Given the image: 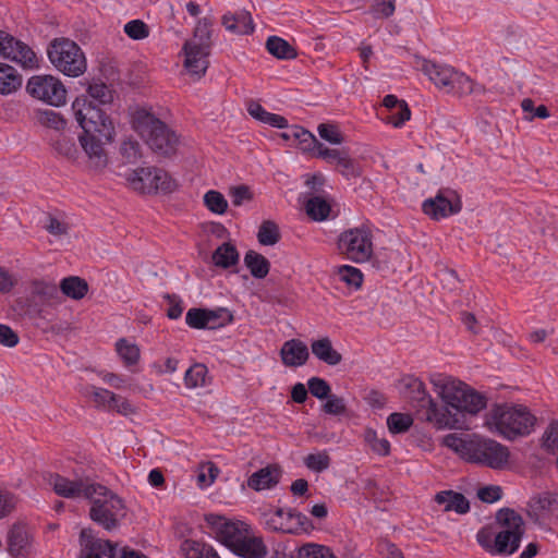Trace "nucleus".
Wrapping results in <instances>:
<instances>
[{"label": "nucleus", "mask_w": 558, "mask_h": 558, "mask_svg": "<svg viewBox=\"0 0 558 558\" xmlns=\"http://www.w3.org/2000/svg\"><path fill=\"white\" fill-rule=\"evenodd\" d=\"M183 50L185 54V69L191 75L196 77L203 76L209 64L208 56L210 49H208L207 46L201 47L195 46L193 43H185Z\"/></svg>", "instance_id": "19"}, {"label": "nucleus", "mask_w": 558, "mask_h": 558, "mask_svg": "<svg viewBox=\"0 0 558 558\" xmlns=\"http://www.w3.org/2000/svg\"><path fill=\"white\" fill-rule=\"evenodd\" d=\"M461 207L460 198L452 191L439 192L423 203V211L436 220L458 214Z\"/></svg>", "instance_id": "17"}, {"label": "nucleus", "mask_w": 558, "mask_h": 558, "mask_svg": "<svg viewBox=\"0 0 558 558\" xmlns=\"http://www.w3.org/2000/svg\"><path fill=\"white\" fill-rule=\"evenodd\" d=\"M0 57L11 60L24 69H34L38 65L37 57L28 45L2 31H0Z\"/></svg>", "instance_id": "13"}, {"label": "nucleus", "mask_w": 558, "mask_h": 558, "mask_svg": "<svg viewBox=\"0 0 558 558\" xmlns=\"http://www.w3.org/2000/svg\"><path fill=\"white\" fill-rule=\"evenodd\" d=\"M338 277L340 281L355 289L360 288L363 282V275L361 270L349 265H343L339 267Z\"/></svg>", "instance_id": "51"}, {"label": "nucleus", "mask_w": 558, "mask_h": 558, "mask_svg": "<svg viewBox=\"0 0 558 558\" xmlns=\"http://www.w3.org/2000/svg\"><path fill=\"white\" fill-rule=\"evenodd\" d=\"M329 213L330 205L319 196H314L306 203V214L314 220H325Z\"/></svg>", "instance_id": "42"}, {"label": "nucleus", "mask_w": 558, "mask_h": 558, "mask_svg": "<svg viewBox=\"0 0 558 558\" xmlns=\"http://www.w3.org/2000/svg\"><path fill=\"white\" fill-rule=\"evenodd\" d=\"M132 126L155 154L170 156L175 153L179 143L177 134L149 110H134Z\"/></svg>", "instance_id": "4"}, {"label": "nucleus", "mask_w": 558, "mask_h": 558, "mask_svg": "<svg viewBox=\"0 0 558 558\" xmlns=\"http://www.w3.org/2000/svg\"><path fill=\"white\" fill-rule=\"evenodd\" d=\"M452 93L459 96L466 95H484L486 93V88L484 85L476 83L470 76L465 75L462 72L456 73L452 81Z\"/></svg>", "instance_id": "30"}, {"label": "nucleus", "mask_w": 558, "mask_h": 558, "mask_svg": "<svg viewBox=\"0 0 558 558\" xmlns=\"http://www.w3.org/2000/svg\"><path fill=\"white\" fill-rule=\"evenodd\" d=\"M88 95L101 105H107L113 100V92L102 82L94 81L88 86Z\"/></svg>", "instance_id": "48"}, {"label": "nucleus", "mask_w": 558, "mask_h": 558, "mask_svg": "<svg viewBox=\"0 0 558 558\" xmlns=\"http://www.w3.org/2000/svg\"><path fill=\"white\" fill-rule=\"evenodd\" d=\"M413 424V418L404 413H391L387 417V425L392 434L405 433Z\"/></svg>", "instance_id": "50"}, {"label": "nucleus", "mask_w": 558, "mask_h": 558, "mask_svg": "<svg viewBox=\"0 0 558 558\" xmlns=\"http://www.w3.org/2000/svg\"><path fill=\"white\" fill-rule=\"evenodd\" d=\"M124 33L134 40L147 38L149 27L142 20H132L124 25Z\"/></svg>", "instance_id": "57"}, {"label": "nucleus", "mask_w": 558, "mask_h": 558, "mask_svg": "<svg viewBox=\"0 0 558 558\" xmlns=\"http://www.w3.org/2000/svg\"><path fill=\"white\" fill-rule=\"evenodd\" d=\"M112 140L113 138H105L95 133H83L78 136L81 148L87 158L89 168L98 171L107 167L108 154L105 145Z\"/></svg>", "instance_id": "14"}, {"label": "nucleus", "mask_w": 558, "mask_h": 558, "mask_svg": "<svg viewBox=\"0 0 558 558\" xmlns=\"http://www.w3.org/2000/svg\"><path fill=\"white\" fill-rule=\"evenodd\" d=\"M558 514V499L550 493L533 497L527 504V515L537 525L545 527Z\"/></svg>", "instance_id": "16"}, {"label": "nucleus", "mask_w": 558, "mask_h": 558, "mask_svg": "<svg viewBox=\"0 0 558 558\" xmlns=\"http://www.w3.org/2000/svg\"><path fill=\"white\" fill-rule=\"evenodd\" d=\"M50 145L53 151L71 162H76L80 157V148L75 138L64 133H59L50 138Z\"/></svg>", "instance_id": "27"}, {"label": "nucleus", "mask_w": 558, "mask_h": 558, "mask_svg": "<svg viewBox=\"0 0 558 558\" xmlns=\"http://www.w3.org/2000/svg\"><path fill=\"white\" fill-rule=\"evenodd\" d=\"M257 239L262 245H275L280 240L278 226L271 220L264 221L258 229Z\"/></svg>", "instance_id": "43"}, {"label": "nucleus", "mask_w": 558, "mask_h": 558, "mask_svg": "<svg viewBox=\"0 0 558 558\" xmlns=\"http://www.w3.org/2000/svg\"><path fill=\"white\" fill-rule=\"evenodd\" d=\"M364 440L369 448L379 456H388L390 453V444L386 438L378 437L373 429H366Z\"/></svg>", "instance_id": "49"}, {"label": "nucleus", "mask_w": 558, "mask_h": 558, "mask_svg": "<svg viewBox=\"0 0 558 558\" xmlns=\"http://www.w3.org/2000/svg\"><path fill=\"white\" fill-rule=\"evenodd\" d=\"M524 533L523 518L513 509L502 508L493 523L477 532L476 541L490 555L510 556L519 549Z\"/></svg>", "instance_id": "2"}, {"label": "nucleus", "mask_w": 558, "mask_h": 558, "mask_svg": "<svg viewBox=\"0 0 558 558\" xmlns=\"http://www.w3.org/2000/svg\"><path fill=\"white\" fill-rule=\"evenodd\" d=\"M22 85V76L17 71L0 62V94L9 95L16 92Z\"/></svg>", "instance_id": "33"}, {"label": "nucleus", "mask_w": 558, "mask_h": 558, "mask_svg": "<svg viewBox=\"0 0 558 558\" xmlns=\"http://www.w3.org/2000/svg\"><path fill=\"white\" fill-rule=\"evenodd\" d=\"M47 54L52 65L66 76L78 77L86 71L87 62L83 50L69 38L51 40Z\"/></svg>", "instance_id": "5"}, {"label": "nucleus", "mask_w": 558, "mask_h": 558, "mask_svg": "<svg viewBox=\"0 0 558 558\" xmlns=\"http://www.w3.org/2000/svg\"><path fill=\"white\" fill-rule=\"evenodd\" d=\"M239 262L235 246L229 242L222 243L213 253V263L220 268H229Z\"/></svg>", "instance_id": "36"}, {"label": "nucleus", "mask_w": 558, "mask_h": 558, "mask_svg": "<svg viewBox=\"0 0 558 558\" xmlns=\"http://www.w3.org/2000/svg\"><path fill=\"white\" fill-rule=\"evenodd\" d=\"M265 526L272 532L298 535L307 530V518L300 512H286L278 508L275 511L264 513Z\"/></svg>", "instance_id": "12"}, {"label": "nucleus", "mask_w": 558, "mask_h": 558, "mask_svg": "<svg viewBox=\"0 0 558 558\" xmlns=\"http://www.w3.org/2000/svg\"><path fill=\"white\" fill-rule=\"evenodd\" d=\"M310 392L317 399H326L330 395L329 384L320 377H312L307 381Z\"/></svg>", "instance_id": "61"}, {"label": "nucleus", "mask_w": 558, "mask_h": 558, "mask_svg": "<svg viewBox=\"0 0 558 558\" xmlns=\"http://www.w3.org/2000/svg\"><path fill=\"white\" fill-rule=\"evenodd\" d=\"M186 43H193L195 46L205 47L207 46L210 49V29L206 22H198L193 38L187 40Z\"/></svg>", "instance_id": "60"}, {"label": "nucleus", "mask_w": 558, "mask_h": 558, "mask_svg": "<svg viewBox=\"0 0 558 558\" xmlns=\"http://www.w3.org/2000/svg\"><path fill=\"white\" fill-rule=\"evenodd\" d=\"M536 417L524 405L497 404L487 414L485 425L506 439L523 437L534 429Z\"/></svg>", "instance_id": "3"}, {"label": "nucleus", "mask_w": 558, "mask_h": 558, "mask_svg": "<svg viewBox=\"0 0 558 558\" xmlns=\"http://www.w3.org/2000/svg\"><path fill=\"white\" fill-rule=\"evenodd\" d=\"M281 477V470L277 465H267L255 473L247 480V486L256 492L270 489L276 486Z\"/></svg>", "instance_id": "23"}, {"label": "nucleus", "mask_w": 558, "mask_h": 558, "mask_svg": "<svg viewBox=\"0 0 558 558\" xmlns=\"http://www.w3.org/2000/svg\"><path fill=\"white\" fill-rule=\"evenodd\" d=\"M204 204L214 214L222 215L228 209L226 197L218 191L210 190L204 195Z\"/></svg>", "instance_id": "45"}, {"label": "nucleus", "mask_w": 558, "mask_h": 558, "mask_svg": "<svg viewBox=\"0 0 558 558\" xmlns=\"http://www.w3.org/2000/svg\"><path fill=\"white\" fill-rule=\"evenodd\" d=\"M244 264L250 269L251 275L257 279L265 278L270 269L268 259L255 251H248L245 254Z\"/></svg>", "instance_id": "35"}, {"label": "nucleus", "mask_w": 558, "mask_h": 558, "mask_svg": "<svg viewBox=\"0 0 558 558\" xmlns=\"http://www.w3.org/2000/svg\"><path fill=\"white\" fill-rule=\"evenodd\" d=\"M154 192L171 193L177 189V182L162 169L155 170Z\"/></svg>", "instance_id": "56"}, {"label": "nucleus", "mask_w": 558, "mask_h": 558, "mask_svg": "<svg viewBox=\"0 0 558 558\" xmlns=\"http://www.w3.org/2000/svg\"><path fill=\"white\" fill-rule=\"evenodd\" d=\"M38 121L41 125L56 131H62L66 125V121L60 113L49 109L38 112Z\"/></svg>", "instance_id": "52"}, {"label": "nucleus", "mask_w": 558, "mask_h": 558, "mask_svg": "<svg viewBox=\"0 0 558 558\" xmlns=\"http://www.w3.org/2000/svg\"><path fill=\"white\" fill-rule=\"evenodd\" d=\"M470 449L468 461L490 469H502L509 460V450L506 446L476 434L471 435Z\"/></svg>", "instance_id": "9"}, {"label": "nucleus", "mask_w": 558, "mask_h": 558, "mask_svg": "<svg viewBox=\"0 0 558 558\" xmlns=\"http://www.w3.org/2000/svg\"><path fill=\"white\" fill-rule=\"evenodd\" d=\"M88 396L97 408L109 411L111 403L114 401V393L105 388L92 386Z\"/></svg>", "instance_id": "47"}, {"label": "nucleus", "mask_w": 558, "mask_h": 558, "mask_svg": "<svg viewBox=\"0 0 558 558\" xmlns=\"http://www.w3.org/2000/svg\"><path fill=\"white\" fill-rule=\"evenodd\" d=\"M59 290L72 300H82L88 292V283L77 276H69L60 281Z\"/></svg>", "instance_id": "31"}, {"label": "nucleus", "mask_w": 558, "mask_h": 558, "mask_svg": "<svg viewBox=\"0 0 558 558\" xmlns=\"http://www.w3.org/2000/svg\"><path fill=\"white\" fill-rule=\"evenodd\" d=\"M117 545L110 541L99 538L94 530L83 529L80 533V554L78 558H102L110 554V549Z\"/></svg>", "instance_id": "18"}, {"label": "nucleus", "mask_w": 558, "mask_h": 558, "mask_svg": "<svg viewBox=\"0 0 558 558\" xmlns=\"http://www.w3.org/2000/svg\"><path fill=\"white\" fill-rule=\"evenodd\" d=\"M281 136L287 141H295L302 151L308 153L312 156H314L320 144L313 133L299 125L291 126Z\"/></svg>", "instance_id": "26"}, {"label": "nucleus", "mask_w": 558, "mask_h": 558, "mask_svg": "<svg viewBox=\"0 0 558 558\" xmlns=\"http://www.w3.org/2000/svg\"><path fill=\"white\" fill-rule=\"evenodd\" d=\"M246 533L247 525L243 522L220 520L218 525V538L231 550Z\"/></svg>", "instance_id": "25"}, {"label": "nucleus", "mask_w": 558, "mask_h": 558, "mask_svg": "<svg viewBox=\"0 0 558 558\" xmlns=\"http://www.w3.org/2000/svg\"><path fill=\"white\" fill-rule=\"evenodd\" d=\"M311 350L319 361L327 365L335 366L342 361V355L333 349L331 340L328 337L314 340L311 343Z\"/></svg>", "instance_id": "28"}, {"label": "nucleus", "mask_w": 558, "mask_h": 558, "mask_svg": "<svg viewBox=\"0 0 558 558\" xmlns=\"http://www.w3.org/2000/svg\"><path fill=\"white\" fill-rule=\"evenodd\" d=\"M298 558H336L332 551L324 545L307 543L301 546L296 553Z\"/></svg>", "instance_id": "44"}, {"label": "nucleus", "mask_w": 558, "mask_h": 558, "mask_svg": "<svg viewBox=\"0 0 558 558\" xmlns=\"http://www.w3.org/2000/svg\"><path fill=\"white\" fill-rule=\"evenodd\" d=\"M348 153L347 149H338V148H328L324 144H319L316 153H314V157L322 158L329 163H339L340 160Z\"/></svg>", "instance_id": "58"}, {"label": "nucleus", "mask_w": 558, "mask_h": 558, "mask_svg": "<svg viewBox=\"0 0 558 558\" xmlns=\"http://www.w3.org/2000/svg\"><path fill=\"white\" fill-rule=\"evenodd\" d=\"M222 25L227 31L236 35H247L254 32L253 19L246 10L227 12L222 16Z\"/></svg>", "instance_id": "22"}, {"label": "nucleus", "mask_w": 558, "mask_h": 558, "mask_svg": "<svg viewBox=\"0 0 558 558\" xmlns=\"http://www.w3.org/2000/svg\"><path fill=\"white\" fill-rule=\"evenodd\" d=\"M75 120L83 133H95L105 138H113L114 125L109 116L84 97L76 98L72 104Z\"/></svg>", "instance_id": "6"}, {"label": "nucleus", "mask_w": 558, "mask_h": 558, "mask_svg": "<svg viewBox=\"0 0 558 558\" xmlns=\"http://www.w3.org/2000/svg\"><path fill=\"white\" fill-rule=\"evenodd\" d=\"M10 553L14 556L21 555L28 545V533L20 525H14L8 536Z\"/></svg>", "instance_id": "39"}, {"label": "nucleus", "mask_w": 558, "mask_h": 558, "mask_svg": "<svg viewBox=\"0 0 558 558\" xmlns=\"http://www.w3.org/2000/svg\"><path fill=\"white\" fill-rule=\"evenodd\" d=\"M542 444L549 452L555 453L558 451V422H553L548 425L543 434Z\"/></svg>", "instance_id": "59"}, {"label": "nucleus", "mask_w": 558, "mask_h": 558, "mask_svg": "<svg viewBox=\"0 0 558 558\" xmlns=\"http://www.w3.org/2000/svg\"><path fill=\"white\" fill-rule=\"evenodd\" d=\"M304 464L314 472H323L330 465V457L327 451H319L316 453L307 454L304 458Z\"/></svg>", "instance_id": "55"}, {"label": "nucleus", "mask_w": 558, "mask_h": 558, "mask_svg": "<svg viewBox=\"0 0 558 558\" xmlns=\"http://www.w3.org/2000/svg\"><path fill=\"white\" fill-rule=\"evenodd\" d=\"M422 71L436 87L445 89L448 93L452 90V81L457 73V70L452 66L425 60L422 65Z\"/></svg>", "instance_id": "21"}, {"label": "nucleus", "mask_w": 558, "mask_h": 558, "mask_svg": "<svg viewBox=\"0 0 558 558\" xmlns=\"http://www.w3.org/2000/svg\"><path fill=\"white\" fill-rule=\"evenodd\" d=\"M87 499L92 501L89 517L94 522L107 531L118 527L120 519L125 515L124 502L118 495L104 486V492Z\"/></svg>", "instance_id": "7"}, {"label": "nucleus", "mask_w": 558, "mask_h": 558, "mask_svg": "<svg viewBox=\"0 0 558 558\" xmlns=\"http://www.w3.org/2000/svg\"><path fill=\"white\" fill-rule=\"evenodd\" d=\"M442 444L468 461L471 451V435L463 438L457 434H448L442 438Z\"/></svg>", "instance_id": "40"}, {"label": "nucleus", "mask_w": 558, "mask_h": 558, "mask_svg": "<svg viewBox=\"0 0 558 558\" xmlns=\"http://www.w3.org/2000/svg\"><path fill=\"white\" fill-rule=\"evenodd\" d=\"M156 168H140L134 170L128 178L134 190L151 193L154 192V177Z\"/></svg>", "instance_id": "34"}, {"label": "nucleus", "mask_w": 558, "mask_h": 558, "mask_svg": "<svg viewBox=\"0 0 558 558\" xmlns=\"http://www.w3.org/2000/svg\"><path fill=\"white\" fill-rule=\"evenodd\" d=\"M31 292L34 298H37L44 304L60 303L59 287L52 281L34 280L31 283Z\"/></svg>", "instance_id": "29"}, {"label": "nucleus", "mask_w": 558, "mask_h": 558, "mask_svg": "<svg viewBox=\"0 0 558 558\" xmlns=\"http://www.w3.org/2000/svg\"><path fill=\"white\" fill-rule=\"evenodd\" d=\"M266 48L270 54L278 59H294L296 50L284 39L278 36H270L266 41Z\"/></svg>", "instance_id": "37"}, {"label": "nucleus", "mask_w": 558, "mask_h": 558, "mask_svg": "<svg viewBox=\"0 0 558 558\" xmlns=\"http://www.w3.org/2000/svg\"><path fill=\"white\" fill-rule=\"evenodd\" d=\"M29 95L50 106L59 107L65 104L66 89L62 82L52 75L32 76L26 85Z\"/></svg>", "instance_id": "10"}, {"label": "nucleus", "mask_w": 558, "mask_h": 558, "mask_svg": "<svg viewBox=\"0 0 558 558\" xmlns=\"http://www.w3.org/2000/svg\"><path fill=\"white\" fill-rule=\"evenodd\" d=\"M229 194L234 206H241L253 198L252 192L246 185L232 186Z\"/></svg>", "instance_id": "64"}, {"label": "nucleus", "mask_w": 558, "mask_h": 558, "mask_svg": "<svg viewBox=\"0 0 558 558\" xmlns=\"http://www.w3.org/2000/svg\"><path fill=\"white\" fill-rule=\"evenodd\" d=\"M233 319L232 314L227 308L205 310L191 308L185 316L186 324L194 329H215L223 326Z\"/></svg>", "instance_id": "15"}, {"label": "nucleus", "mask_w": 558, "mask_h": 558, "mask_svg": "<svg viewBox=\"0 0 558 558\" xmlns=\"http://www.w3.org/2000/svg\"><path fill=\"white\" fill-rule=\"evenodd\" d=\"M232 551L243 558H265L268 553L263 539L250 536L248 532L232 548Z\"/></svg>", "instance_id": "24"}, {"label": "nucleus", "mask_w": 558, "mask_h": 558, "mask_svg": "<svg viewBox=\"0 0 558 558\" xmlns=\"http://www.w3.org/2000/svg\"><path fill=\"white\" fill-rule=\"evenodd\" d=\"M117 352L126 365H134L140 359V349L136 344L120 339L117 344Z\"/></svg>", "instance_id": "46"}, {"label": "nucleus", "mask_w": 558, "mask_h": 558, "mask_svg": "<svg viewBox=\"0 0 558 558\" xmlns=\"http://www.w3.org/2000/svg\"><path fill=\"white\" fill-rule=\"evenodd\" d=\"M317 132L323 140L330 144L340 145L344 142L343 134L340 132L338 125L333 123H320L317 126Z\"/></svg>", "instance_id": "54"}, {"label": "nucleus", "mask_w": 558, "mask_h": 558, "mask_svg": "<svg viewBox=\"0 0 558 558\" xmlns=\"http://www.w3.org/2000/svg\"><path fill=\"white\" fill-rule=\"evenodd\" d=\"M338 250L351 262L369 260L374 251L372 231L363 226L343 231L338 239Z\"/></svg>", "instance_id": "8"}, {"label": "nucleus", "mask_w": 558, "mask_h": 558, "mask_svg": "<svg viewBox=\"0 0 558 558\" xmlns=\"http://www.w3.org/2000/svg\"><path fill=\"white\" fill-rule=\"evenodd\" d=\"M46 482L53 488L57 495L64 498H85L95 497V493L104 492V485L90 482L88 480L71 481L57 473H49L45 477Z\"/></svg>", "instance_id": "11"}, {"label": "nucleus", "mask_w": 558, "mask_h": 558, "mask_svg": "<svg viewBox=\"0 0 558 558\" xmlns=\"http://www.w3.org/2000/svg\"><path fill=\"white\" fill-rule=\"evenodd\" d=\"M208 369L204 364L196 363L192 365L184 376V383L187 388L204 387L207 385Z\"/></svg>", "instance_id": "41"}, {"label": "nucleus", "mask_w": 558, "mask_h": 558, "mask_svg": "<svg viewBox=\"0 0 558 558\" xmlns=\"http://www.w3.org/2000/svg\"><path fill=\"white\" fill-rule=\"evenodd\" d=\"M120 151L128 162H136L141 157V145L134 140L122 142Z\"/></svg>", "instance_id": "62"}, {"label": "nucleus", "mask_w": 558, "mask_h": 558, "mask_svg": "<svg viewBox=\"0 0 558 558\" xmlns=\"http://www.w3.org/2000/svg\"><path fill=\"white\" fill-rule=\"evenodd\" d=\"M435 500L439 505L445 506V511H456L457 513H466L470 509L468 499L459 493L440 492L435 496Z\"/></svg>", "instance_id": "32"}, {"label": "nucleus", "mask_w": 558, "mask_h": 558, "mask_svg": "<svg viewBox=\"0 0 558 558\" xmlns=\"http://www.w3.org/2000/svg\"><path fill=\"white\" fill-rule=\"evenodd\" d=\"M432 383L442 405L428 396L424 383L415 377L402 380V393L416 408L420 418L437 429H468L465 414L476 415L486 408V397L460 380L438 377Z\"/></svg>", "instance_id": "1"}, {"label": "nucleus", "mask_w": 558, "mask_h": 558, "mask_svg": "<svg viewBox=\"0 0 558 558\" xmlns=\"http://www.w3.org/2000/svg\"><path fill=\"white\" fill-rule=\"evenodd\" d=\"M326 399L327 401L323 405V410L327 414L339 415L345 412L347 407L343 398L330 393Z\"/></svg>", "instance_id": "63"}, {"label": "nucleus", "mask_w": 558, "mask_h": 558, "mask_svg": "<svg viewBox=\"0 0 558 558\" xmlns=\"http://www.w3.org/2000/svg\"><path fill=\"white\" fill-rule=\"evenodd\" d=\"M280 357L282 364L287 367L303 366L310 357L308 348L300 339H290L283 342L280 349Z\"/></svg>", "instance_id": "20"}, {"label": "nucleus", "mask_w": 558, "mask_h": 558, "mask_svg": "<svg viewBox=\"0 0 558 558\" xmlns=\"http://www.w3.org/2000/svg\"><path fill=\"white\" fill-rule=\"evenodd\" d=\"M181 549L186 558H220L211 546L196 541H185Z\"/></svg>", "instance_id": "38"}, {"label": "nucleus", "mask_w": 558, "mask_h": 558, "mask_svg": "<svg viewBox=\"0 0 558 558\" xmlns=\"http://www.w3.org/2000/svg\"><path fill=\"white\" fill-rule=\"evenodd\" d=\"M411 119V110L408 104L401 105L400 108L391 110L383 118V121L393 128H402L407 121Z\"/></svg>", "instance_id": "53"}]
</instances>
